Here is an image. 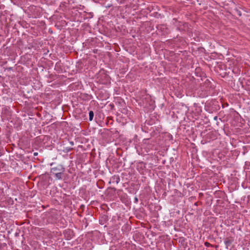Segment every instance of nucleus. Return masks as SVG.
Masks as SVG:
<instances>
[{
  "label": "nucleus",
  "mask_w": 250,
  "mask_h": 250,
  "mask_svg": "<svg viewBox=\"0 0 250 250\" xmlns=\"http://www.w3.org/2000/svg\"><path fill=\"white\" fill-rule=\"evenodd\" d=\"M37 154H38V153L37 152H35V153H34V155L35 156L37 155Z\"/></svg>",
  "instance_id": "7"
},
{
  "label": "nucleus",
  "mask_w": 250,
  "mask_h": 250,
  "mask_svg": "<svg viewBox=\"0 0 250 250\" xmlns=\"http://www.w3.org/2000/svg\"><path fill=\"white\" fill-rule=\"evenodd\" d=\"M70 143L72 146L74 145V143L73 142H70Z\"/></svg>",
  "instance_id": "6"
},
{
  "label": "nucleus",
  "mask_w": 250,
  "mask_h": 250,
  "mask_svg": "<svg viewBox=\"0 0 250 250\" xmlns=\"http://www.w3.org/2000/svg\"><path fill=\"white\" fill-rule=\"evenodd\" d=\"M235 13L237 15H238L239 16H241L242 14H241V12L240 11H239V10L238 9H236L235 10Z\"/></svg>",
  "instance_id": "4"
},
{
  "label": "nucleus",
  "mask_w": 250,
  "mask_h": 250,
  "mask_svg": "<svg viewBox=\"0 0 250 250\" xmlns=\"http://www.w3.org/2000/svg\"><path fill=\"white\" fill-rule=\"evenodd\" d=\"M94 117V112L92 111H90L89 112V121H91Z\"/></svg>",
  "instance_id": "3"
},
{
  "label": "nucleus",
  "mask_w": 250,
  "mask_h": 250,
  "mask_svg": "<svg viewBox=\"0 0 250 250\" xmlns=\"http://www.w3.org/2000/svg\"><path fill=\"white\" fill-rule=\"evenodd\" d=\"M232 242V240L229 239L225 240L224 243L227 249H228L229 247L231 245Z\"/></svg>",
  "instance_id": "2"
},
{
  "label": "nucleus",
  "mask_w": 250,
  "mask_h": 250,
  "mask_svg": "<svg viewBox=\"0 0 250 250\" xmlns=\"http://www.w3.org/2000/svg\"><path fill=\"white\" fill-rule=\"evenodd\" d=\"M205 245H206V246H207V245H208V243H207V242H206V243H205Z\"/></svg>",
  "instance_id": "8"
},
{
  "label": "nucleus",
  "mask_w": 250,
  "mask_h": 250,
  "mask_svg": "<svg viewBox=\"0 0 250 250\" xmlns=\"http://www.w3.org/2000/svg\"><path fill=\"white\" fill-rule=\"evenodd\" d=\"M64 172V167L60 164L52 167L50 169L51 173L54 175L55 178L57 180H62V179Z\"/></svg>",
  "instance_id": "1"
},
{
  "label": "nucleus",
  "mask_w": 250,
  "mask_h": 250,
  "mask_svg": "<svg viewBox=\"0 0 250 250\" xmlns=\"http://www.w3.org/2000/svg\"><path fill=\"white\" fill-rule=\"evenodd\" d=\"M213 119L214 120H217L218 119V117H217V116H215V117H214Z\"/></svg>",
  "instance_id": "5"
}]
</instances>
